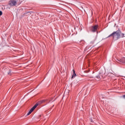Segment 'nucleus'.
Here are the masks:
<instances>
[{
	"mask_svg": "<svg viewBox=\"0 0 125 125\" xmlns=\"http://www.w3.org/2000/svg\"><path fill=\"white\" fill-rule=\"evenodd\" d=\"M112 37L114 41H117L121 38H125V33H122L120 30L113 32L111 34L108 36V38Z\"/></svg>",
	"mask_w": 125,
	"mask_h": 125,
	"instance_id": "1",
	"label": "nucleus"
},
{
	"mask_svg": "<svg viewBox=\"0 0 125 125\" xmlns=\"http://www.w3.org/2000/svg\"><path fill=\"white\" fill-rule=\"evenodd\" d=\"M36 107H38V104H35V105L30 110V111L27 114V116L31 115V114H32V112L35 110Z\"/></svg>",
	"mask_w": 125,
	"mask_h": 125,
	"instance_id": "2",
	"label": "nucleus"
},
{
	"mask_svg": "<svg viewBox=\"0 0 125 125\" xmlns=\"http://www.w3.org/2000/svg\"><path fill=\"white\" fill-rule=\"evenodd\" d=\"M97 29H98V25H96L91 27V30L93 33H95L97 31Z\"/></svg>",
	"mask_w": 125,
	"mask_h": 125,
	"instance_id": "3",
	"label": "nucleus"
},
{
	"mask_svg": "<svg viewBox=\"0 0 125 125\" xmlns=\"http://www.w3.org/2000/svg\"><path fill=\"white\" fill-rule=\"evenodd\" d=\"M9 4L11 6H14V5H16V4H17V2L16 0H12L9 2Z\"/></svg>",
	"mask_w": 125,
	"mask_h": 125,
	"instance_id": "4",
	"label": "nucleus"
},
{
	"mask_svg": "<svg viewBox=\"0 0 125 125\" xmlns=\"http://www.w3.org/2000/svg\"><path fill=\"white\" fill-rule=\"evenodd\" d=\"M117 62L118 63H125V58H122L121 59H117Z\"/></svg>",
	"mask_w": 125,
	"mask_h": 125,
	"instance_id": "5",
	"label": "nucleus"
},
{
	"mask_svg": "<svg viewBox=\"0 0 125 125\" xmlns=\"http://www.w3.org/2000/svg\"><path fill=\"white\" fill-rule=\"evenodd\" d=\"M46 101H47V100H43L42 101L38 102V103H37L36 104H38V106L39 105H41V104H42V103H44L46 102Z\"/></svg>",
	"mask_w": 125,
	"mask_h": 125,
	"instance_id": "6",
	"label": "nucleus"
},
{
	"mask_svg": "<svg viewBox=\"0 0 125 125\" xmlns=\"http://www.w3.org/2000/svg\"><path fill=\"white\" fill-rule=\"evenodd\" d=\"M77 76V75L76 74V73H75V70H73V74L72 76V78H75V77H76Z\"/></svg>",
	"mask_w": 125,
	"mask_h": 125,
	"instance_id": "7",
	"label": "nucleus"
},
{
	"mask_svg": "<svg viewBox=\"0 0 125 125\" xmlns=\"http://www.w3.org/2000/svg\"><path fill=\"white\" fill-rule=\"evenodd\" d=\"M8 74L10 75H11V70H9V72L8 73Z\"/></svg>",
	"mask_w": 125,
	"mask_h": 125,
	"instance_id": "8",
	"label": "nucleus"
},
{
	"mask_svg": "<svg viewBox=\"0 0 125 125\" xmlns=\"http://www.w3.org/2000/svg\"><path fill=\"white\" fill-rule=\"evenodd\" d=\"M96 78H97V79H100V76L98 75V76H96Z\"/></svg>",
	"mask_w": 125,
	"mask_h": 125,
	"instance_id": "9",
	"label": "nucleus"
},
{
	"mask_svg": "<svg viewBox=\"0 0 125 125\" xmlns=\"http://www.w3.org/2000/svg\"><path fill=\"white\" fill-rule=\"evenodd\" d=\"M1 15H2V12L0 11V16H1Z\"/></svg>",
	"mask_w": 125,
	"mask_h": 125,
	"instance_id": "10",
	"label": "nucleus"
},
{
	"mask_svg": "<svg viewBox=\"0 0 125 125\" xmlns=\"http://www.w3.org/2000/svg\"><path fill=\"white\" fill-rule=\"evenodd\" d=\"M123 98L124 99H125V95H123Z\"/></svg>",
	"mask_w": 125,
	"mask_h": 125,
	"instance_id": "11",
	"label": "nucleus"
},
{
	"mask_svg": "<svg viewBox=\"0 0 125 125\" xmlns=\"http://www.w3.org/2000/svg\"><path fill=\"white\" fill-rule=\"evenodd\" d=\"M86 73L88 72V71H86Z\"/></svg>",
	"mask_w": 125,
	"mask_h": 125,
	"instance_id": "12",
	"label": "nucleus"
}]
</instances>
